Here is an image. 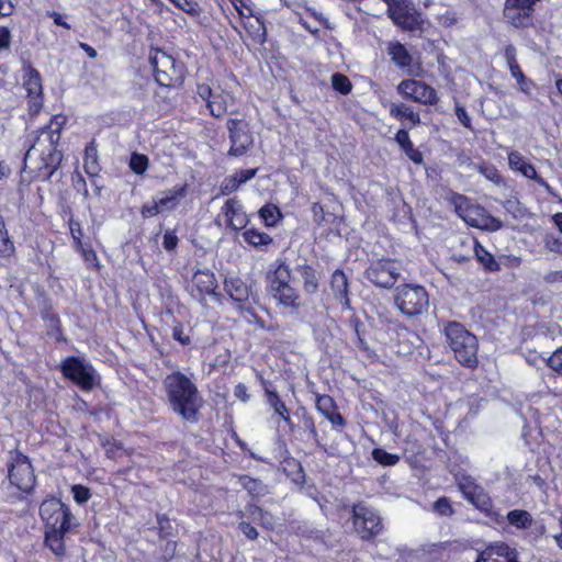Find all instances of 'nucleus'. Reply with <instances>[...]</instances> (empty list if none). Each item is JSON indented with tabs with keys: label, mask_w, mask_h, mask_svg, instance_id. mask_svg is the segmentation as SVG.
<instances>
[{
	"label": "nucleus",
	"mask_w": 562,
	"mask_h": 562,
	"mask_svg": "<svg viewBox=\"0 0 562 562\" xmlns=\"http://www.w3.org/2000/svg\"><path fill=\"white\" fill-rule=\"evenodd\" d=\"M164 385L173 412L194 422L202 407V398L193 382L183 373L173 372L165 378Z\"/></svg>",
	"instance_id": "f257e3e1"
},
{
	"label": "nucleus",
	"mask_w": 562,
	"mask_h": 562,
	"mask_svg": "<svg viewBox=\"0 0 562 562\" xmlns=\"http://www.w3.org/2000/svg\"><path fill=\"white\" fill-rule=\"evenodd\" d=\"M445 336L456 359L461 364L468 368L476 367L479 342L475 335L460 323H449L445 327Z\"/></svg>",
	"instance_id": "f03ea898"
},
{
	"label": "nucleus",
	"mask_w": 562,
	"mask_h": 562,
	"mask_svg": "<svg viewBox=\"0 0 562 562\" xmlns=\"http://www.w3.org/2000/svg\"><path fill=\"white\" fill-rule=\"evenodd\" d=\"M150 63L154 68L156 81L164 87H176L182 83L184 66L173 56L162 49H155L150 54Z\"/></svg>",
	"instance_id": "7ed1b4c3"
},
{
	"label": "nucleus",
	"mask_w": 562,
	"mask_h": 562,
	"mask_svg": "<svg viewBox=\"0 0 562 562\" xmlns=\"http://www.w3.org/2000/svg\"><path fill=\"white\" fill-rule=\"evenodd\" d=\"M269 293L285 307L295 308L299 306L300 296L296 290L291 285L290 268L284 262H280L274 271L268 277Z\"/></svg>",
	"instance_id": "20e7f679"
},
{
	"label": "nucleus",
	"mask_w": 562,
	"mask_h": 562,
	"mask_svg": "<svg viewBox=\"0 0 562 562\" xmlns=\"http://www.w3.org/2000/svg\"><path fill=\"white\" fill-rule=\"evenodd\" d=\"M456 212L470 226L496 232L502 227V222L490 215L482 206L470 202L464 196L456 199Z\"/></svg>",
	"instance_id": "39448f33"
},
{
	"label": "nucleus",
	"mask_w": 562,
	"mask_h": 562,
	"mask_svg": "<svg viewBox=\"0 0 562 562\" xmlns=\"http://www.w3.org/2000/svg\"><path fill=\"white\" fill-rule=\"evenodd\" d=\"M45 529L71 530L77 521L68 506L57 498L45 499L40 506Z\"/></svg>",
	"instance_id": "423d86ee"
},
{
	"label": "nucleus",
	"mask_w": 562,
	"mask_h": 562,
	"mask_svg": "<svg viewBox=\"0 0 562 562\" xmlns=\"http://www.w3.org/2000/svg\"><path fill=\"white\" fill-rule=\"evenodd\" d=\"M395 304L405 315H419L428 308L429 300L426 290L420 285L404 284L396 289Z\"/></svg>",
	"instance_id": "0eeeda50"
},
{
	"label": "nucleus",
	"mask_w": 562,
	"mask_h": 562,
	"mask_svg": "<svg viewBox=\"0 0 562 562\" xmlns=\"http://www.w3.org/2000/svg\"><path fill=\"white\" fill-rule=\"evenodd\" d=\"M387 14L397 26L403 30H422L424 18L411 0H384Z\"/></svg>",
	"instance_id": "6e6552de"
},
{
	"label": "nucleus",
	"mask_w": 562,
	"mask_h": 562,
	"mask_svg": "<svg viewBox=\"0 0 562 562\" xmlns=\"http://www.w3.org/2000/svg\"><path fill=\"white\" fill-rule=\"evenodd\" d=\"M60 368L64 376L82 390H92L99 382V376L93 367L81 358L68 357L63 360Z\"/></svg>",
	"instance_id": "1a4fd4ad"
},
{
	"label": "nucleus",
	"mask_w": 562,
	"mask_h": 562,
	"mask_svg": "<svg viewBox=\"0 0 562 562\" xmlns=\"http://www.w3.org/2000/svg\"><path fill=\"white\" fill-rule=\"evenodd\" d=\"M187 194V186L173 187L158 192L151 201L142 206L143 217H154L160 213L176 210Z\"/></svg>",
	"instance_id": "9d476101"
},
{
	"label": "nucleus",
	"mask_w": 562,
	"mask_h": 562,
	"mask_svg": "<svg viewBox=\"0 0 562 562\" xmlns=\"http://www.w3.org/2000/svg\"><path fill=\"white\" fill-rule=\"evenodd\" d=\"M458 486L464 498L473 504L479 510L493 519H497L498 514L493 510L490 496L471 476H459Z\"/></svg>",
	"instance_id": "9b49d317"
},
{
	"label": "nucleus",
	"mask_w": 562,
	"mask_h": 562,
	"mask_svg": "<svg viewBox=\"0 0 562 562\" xmlns=\"http://www.w3.org/2000/svg\"><path fill=\"white\" fill-rule=\"evenodd\" d=\"M397 91L404 99L424 105H436L439 102L437 91L424 81L415 79L402 80L397 86Z\"/></svg>",
	"instance_id": "f8f14e48"
},
{
	"label": "nucleus",
	"mask_w": 562,
	"mask_h": 562,
	"mask_svg": "<svg viewBox=\"0 0 562 562\" xmlns=\"http://www.w3.org/2000/svg\"><path fill=\"white\" fill-rule=\"evenodd\" d=\"M196 93L206 102L210 114L217 119L224 116L234 105V97L220 88L212 89L207 85H199Z\"/></svg>",
	"instance_id": "ddd939ff"
},
{
	"label": "nucleus",
	"mask_w": 562,
	"mask_h": 562,
	"mask_svg": "<svg viewBox=\"0 0 562 562\" xmlns=\"http://www.w3.org/2000/svg\"><path fill=\"white\" fill-rule=\"evenodd\" d=\"M226 125L231 140L228 155L233 157L245 155L254 145V137L249 131L248 123L241 120L231 119L227 121Z\"/></svg>",
	"instance_id": "4468645a"
},
{
	"label": "nucleus",
	"mask_w": 562,
	"mask_h": 562,
	"mask_svg": "<svg viewBox=\"0 0 562 562\" xmlns=\"http://www.w3.org/2000/svg\"><path fill=\"white\" fill-rule=\"evenodd\" d=\"M353 526L361 539H371L382 530L380 516L372 508L363 505L353 507Z\"/></svg>",
	"instance_id": "2eb2a0df"
},
{
	"label": "nucleus",
	"mask_w": 562,
	"mask_h": 562,
	"mask_svg": "<svg viewBox=\"0 0 562 562\" xmlns=\"http://www.w3.org/2000/svg\"><path fill=\"white\" fill-rule=\"evenodd\" d=\"M366 277L380 288H391L400 277V267L391 260L378 261L367 269Z\"/></svg>",
	"instance_id": "dca6fc26"
},
{
	"label": "nucleus",
	"mask_w": 562,
	"mask_h": 562,
	"mask_svg": "<svg viewBox=\"0 0 562 562\" xmlns=\"http://www.w3.org/2000/svg\"><path fill=\"white\" fill-rule=\"evenodd\" d=\"M216 288V278L214 273L207 269L198 270L193 274L191 283L188 285L191 296L199 302H203L206 296L217 299L218 295L215 292Z\"/></svg>",
	"instance_id": "f3484780"
},
{
	"label": "nucleus",
	"mask_w": 562,
	"mask_h": 562,
	"mask_svg": "<svg viewBox=\"0 0 562 562\" xmlns=\"http://www.w3.org/2000/svg\"><path fill=\"white\" fill-rule=\"evenodd\" d=\"M10 482L22 492H30L35 484V475L30 461L22 456L15 458L9 470Z\"/></svg>",
	"instance_id": "a211bd4d"
},
{
	"label": "nucleus",
	"mask_w": 562,
	"mask_h": 562,
	"mask_svg": "<svg viewBox=\"0 0 562 562\" xmlns=\"http://www.w3.org/2000/svg\"><path fill=\"white\" fill-rule=\"evenodd\" d=\"M475 562H519L515 548L504 543L495 542L479 553Z\"/></svg>",
	"instance_id": "6ab92c4d"
},
{
	"label": "nucleus",
	"mask_w": 562,
	"mask_h": 562,
	"mask_svg": "<svg viewBox=\"0 0 562 562\" xmlns=\"http://www.w3.org/2000/svg\"><path fill=\"white\" fill-rule=\"evenodd\" d=\"M221 215H223L226 225L234 231L244 229L249 222L243 204L235 198L228 199L224 203Z\"/></svg>",
	"instance_id": "aec40b11"
},
{
	"label": "nucleus",
	"mask_w": 562,
	"mask_h": 562,
	"mask_svg": "<svg viewBox=\"0 0 562 562\" xmlns=\"http://www.w3.org/2000/svg\"><path fill=\"white\" fill-rule=\"evenodd\" d=\"M59 139V134L53 132L52 127L48 131H43L38 136L37 140L29 148L25 154L24 161L27 165L37 156L44 155L45 150L48 151V157L53 158L55 151V145Z\"/></svg>",
	"instance_id": "412c9836"
},
{
	"label": "nucleus",
	"mask_w": 562,
	"mask_h": 562,
	"mask_svg": "<svg viewBox=\"0 0 562 562\" xmlns=\"http://www.w3.org/2000/svg\"><path fill=\"white\" fill-rule=\"evenodd\" d=\"M508 165L513 171L519 172L524 177L535 180L540 186L549 189L548 183L538 176L535 167L519 151H508Z\"/></svg>",
	"instance_id": "4be33fe9"
},
{
	"label": "nucleus",
	"mask_w": 562,
	"mask_h": 562,
	"mask_svg": "<svg viewBox=\"0 0 562 562\" xmlns=\"http://www.w3.org/2000/svg\"><path fill=\"white\" fill-rule=\"evenodd\" d=\"M330 289L337 303L344 308H349L348 280L344 271L338 269L333 273Z\"/></svg>",
	"instance_id": "5701e85b"
},
{
	"label": "nucleus",
	"mask_w": 562,
	"mask_h": 562,
	"mask_svg": "<svg viewBox=\"0 0 562 562\" xmlns=\"http://www.w3.org/2000/svg\"><path fill=\"white\" fill-rule=\"evenodd\" d=\"M23 87L27 91L29 97L34 100H41L43 93L42 79L40 72L31 66L23 68Z\"/></svg>",
	"instance_id": "b1692460"
},
{
	"label": "nucleus",
	"mask_w": 562,
	"mask_h": 562,
	"mask_svg": "<svg viewBox=\"0 0 562 562\" xmlns=\"http://www.w3.org/2000/svg\"><path fill=\"white\" fill-rule=\"evenodd\" d=\"M261 383L265 386V395L266 401L269 404V406L274 411V413L280 416V418L285 422L288 425H291V417L288 407L285 406L284 402L280 398V396L277 394L276 391L269 389L266 385L265 380L259 376Z\"/></svg>",
	"instance_id": "393cba45"
},
{
	"label": "nucleus",
	"mask_w": 562,
	"mask_h": 562,
	"mask_svg": "<svg viewBox=\"0 0 562 562\" xmlns=\"http://www.w3.org/2000/svg\"><path fill=\"white\" fill-rule=\"evenodd\" d=\"M225 292L232 300L241 304L248 301L249 289L248 285L239 278H227L224 282Z\"/></svg>",
	"instance_id": "a878e982"
},
{
	"label": "nucleus",
	"mask_w": 562,
	"mask_h": 562,
	"mask_svg": "<svg viewBox=\"0 0 562 562\" xmlns=\"http://www.w3.org/2000/svg\"><path fill=\"white\" fill-rule=\"evenodd\" d=\"M390 115L398 121H407L413 126L420 124L419 113L413 106L405 103H392L390 105Z\"/></svg>",
	"instance_id": "bb28decb"
},
{
	"label": "nucleus",
	"mask_w": 562,
	"mask_h": 562,
	"mask_svg": "<svg viewBox=\"0 0 562 562\" xmlns=\"http://www.w3.org/2000/svg\"><path fill=\"white\" fill-rule=\"evenodd\" d=\"M395 140L412 161L417 165L423 162V155L418 149L414 147L406 130H398L395 135Z\"/></svg>",
	"instance_id": "cd10ccee"
},
{
	"label": "nucleus",
	"mask_w": 562,
	"mask_h": 562,
	"mask_svg": "<svg viewBox=\"0 0 562 562\" xmlns=\"http://www.w3.org/2000/svg\"><path fill=\"white\" fill-rule=\"evenodd\" d=\"M69 531L70 530L45 529V543L55 555L63 557L65 554L64 537Z\"/></svg>",
	"instance_id": "c85d7f7f"
},
{
	"label": "nucleus",
	"mask_w": 562,
	"mask_h": 562,
	"mask_svg": "<svg viewBox=\"0 0 562 562\" xmlns=\"http://www.w3.org/2000/svg\"><path fill=\"white\" fill-rule=\"evenodd\" d=\"M392 60L401 68L408 67L412 57L404 45L398 42L390 43L387 47Z\"/></svg>",
	"instance_id": "c756f323"
},
{
	"label": "nucleus",
	"mask_w": 562,
	"mask_h": 562,
	"mask_svg": "<svg viewBox=\"0 0 562 562\" xmlns=\"http://www.w3.org/2000/svg\"><path fill=\"white\" fill-rule=\"evenodd\" d=\"M243 237L247 244L260 249L269 246L272 243V238L268 234L256 228L246 229L243 233Z\"/></svg>",
	"instance_id": "7c9ffc66"
},
{
	"label": "nucleus",
	"mask_w": 562,
	"mask_h": 562,
	"mask_svg": "<svg viewBox=\"0 0 562 562\" xmlns=\"http://www.w3.org/2000/svg\"><path fill=\"white\" fill-rule=\"evenodd\" d=\"M244 27L251 37L255 44H263L266 41V27L263 22L259 18H255L254 21L244 22Z\"/></svg>",
	"instance_id": "2f4dec72"
},
{
	"label": "nucleus",
	"mask_w": 562,
	"mask_h": 562,
	"mask_svg": "<svg viewBox=\"0 0 562 562\" xmlns=\"http://www.w3.org/2000/svg\"><path fill=\"white\" fill-rule=\"evenodd\" d=\"M299 271L303 279L304 290L307 293H315L318 289L319 279L316 271L310 266H301Z\"/></svg>",
	"instance_id": "473e14b6"
},
{
	"label": "nucleus",
	"mask_w": 562,
	"mask_h": 562,
	"mask_svg": "<svg viewBox=\"0 0 562 562\" xmlns=\"http://www.w3.org/2000/svg\"><path fill=\"white\" fill-rule=\"evenodd\" d=\"M507 519L510 525L524 529L531 525V515L526 510L514 509L507 514Z\"/></svg>",
	"instance_id": "72a5a7b5"
},
{
	"label": "nucleus",
	"mask_w": 562,
	"mask_h": 562,
	"mask_svg": "<svg viewBox=\"0 0 562 562\" xmlns=\"http://www.w3.org/2000/svg\"><path fill=\"white\" fill-rule=\"evenodd\" d=\"M72 238L76 243V249L81 252V256H82L83 260L86 261V263L88 266L99 268V260H98L95 251L92 248L83 245L82 241L79 239V237H77L75 235L74 231H72Z\"/></svg>",
	"instance_id": "f704fd0d"
},
{
	"label": "nucleus",
	"mask_w": 562,
	"mask_h": 562,
	"mask_svg": "<svg viewBox=\"0 0 562 562\" xmlns=\"http://www.w3.org/2000/svg\"><path fill=\"white\" fill-rule=\"evenodd\" d=\"M474 254L477 260L488 270L494 271L498 269V263L495 261L492 254H490L482 245L477 241L474 243Z\"/></svg>",
	"instance_id": "c9c22d12"
},
{
	"label": "nucleus",
	"mask_w": 562,
	"mask_h": 562,
	"mask_svg": "<svg viewBox=\"0 0 562 562\" xmlns=\"http://www.w3.org/2000/svg\"><path fill=\"white\" fill-rule=\"evenodd\" d=\"M83 168L89 176H94L99 171L97 149L92 145L86 147Z\"/></svg>",
	"instance_id": "e433bc0d"
},
{
	"label": "nucleus",
	"mask_w": 562,
	"mask_h": 562,
	"mask_svg": "<svg viewBox=\"0 0 562 562\" xmlns=\"http://www.w3.org/2000/svg\"><path fill=\"white\" fill-rule=\"evenodd\" d=\"M259 215L267 226H274L281 218V213L276 205L267 204L259 211Z\"/></svg>",
	"instance_id": "4c0bfd02"
},
{
	"label": "nucleus",
	"mask_w": 562,
	"mask_h": 562,
	"mask_svg": "<svg viewBox=\"0 0 562 562\" xmlns=\"http://www.w3.org/2000/svg\"><path fill=\"white\" fill-rule=\"evenodd\" d=\"M241 486L252 496H260L266 493V486L258 480L250 476H241L239 479Z\"/></svg>",
	"instance_id": "58836bf2"
},
{
	"label": "nucleus",
	"mask_w": 562,
	"mask_h": 562,
	"mask_svg": "<svg viewBox=\"0 0 562 562\" xmlns=\"http://www.w3.org/2000/svg\"><path fill=\"white\" fill-rule=\"evenodd\" d=\"M372 458L374 461L385 467L395 465L400 461L398 454L389 453L381 448H375L372 451Z\"/></svg>",
	"instance_id": "ea45409f"
},
{
	"label": "nucleus",
	"mask_w": 562,
	"mask_h": 562,
	"mask_svg": "<svg viewBox=\"0 0 562 562\" xmlns=\"http://www.w3.org/2000/svg\"><path fill=\"white\" fill-rule=\"evenodd\" d=\"M149 165V159L146 155L133 153L130 159V168L137 175H143Z\"/></svg>",
	"instance_id": "a19ab883"
},
{
	"label": "nucleus",
	"mask_w": 562,
	"mask_h": 562,
	"mask_svg": "<svg viewBox=\"0 0 562 562\" xmlns=\"http://www.w3.org/2000/svg\"><path fill=\"white\" fill-rule=\"evenodd\" d=\"M241 19L255 16L251 0H228Z\"/></svg>",
	"instance_id": "79ce46f5"
},
{
	"label": "nucleus",
	"mask_w": 562,
	"mask_h": 562,
	"mask_svg": "<svg viewBox=\"0 0 562 562\" xmlns=\"http://www.w3.org/2000/svg\"><path fill=\"white\" fill-rule=\"evenodd\" d=\"M331 85L335 90L342 94H348L351 91V82L345 75L334 74L331 77Z\"/></svg>",
	"instance_id": "37998d69"
},
{
	"label": "nucleus",
	"mask_w": 562,
	"mask_h": 562,
	"mask_svg": "<svg viewBox=\"0 0 562 562\" xmlns=\"http://www.w3.org/2000/svg\"><path fill=\"white\" fill-rule=\"evenodd\" d=\"M71 494L77 504H86L91 498V492L87 486L76 484L71 486Z\"/></svg>",
	"instance_id": "c03bdc74"
},
{
	"label": "nucleus",
	"mask_w": 562,
	"mask_h": 562,
	"mask_svg": "<svg viewBox=\"0 0 562 562\" xmlns=\"http://www.w3.org/2000/svg\"><path fill=\"white\" fill-rule=\"evenodd\" d=\"M316 407L318 412L325 417H327L335 411L334 401L328 395L318 396L316 401Z\"/></svg>",
	"instance_id": "a18cd8bd"
},
{
	"label": "nucleus",
	"mask_w": 562,
	"mask_h": 562,
	"mask_svg": "<svg viewBox=\"0 0 562 562\" xmlns=\"http://www.w3.org/2000/svg\"><path fill=\"white\" fill-rule=\"evenodd\" d=\"M170 2L193 18H199L200 10L198 4L192 0H170Z\"/></svg>",
	"instance_id": "49530a36"
},
{
	"label": "nucleus",
	"mask_w": 562,
	"mask_h": 562,
	"mask_svg": "<svg viewBox=\"0 0 562 562\" xmlns=\"http://www.w3.org/2000/svg\"><path fill=\"white\" fill-rule=\"evenodd\" d=\"M240 187V183L234 175L225 178L220 187L222 194H229L235 192Z\"/></svg>",
	"instance_id": "de8ad7c7"
},
{
	"label": "nucleus",
	"mask_w": 562,
	"mask_h": 562,
	"mask_svg": "<svg viewBox=\"0 0 562 562\" xmlns=\"http://www.w3.org/2000/svg\"><path fill=\"white\" fill-rule=\"evenodd\" d=\"M547 364L557 373L562 374V347L558 348L548 359Z\"/></svg>",
	"instance_id": "09e8293b"
},
{
	"label": "nucleus",
	"mask_w": 562,
	"mask_h": 562,
	"mask_svg": "<svg viewBox=\"0 0 562 562\" xmlns=\"http://www.w3.org/2000/svg\"><path fill=\"white\" fill-rule=\"evenodd\" d=\"M434 509L440 514V515H451L452 514V507L450 502L442 497L435 502Z\"/></svg>",
	"instance_id": "8fccbe9b"
},
{
	"label": "nucleus",
	"mask_w": 562,
	"mask_h": 562,
	"mask_svg": "<svg viewBox=\"0 0 562 562\" xmlns=\"http://www.w3.org/2000/svg\"><path fill=\"white\" fill-rule=\"evenodd\" d=\"M256 518L259 519L261 526L267 528V529H273L276 527V522H274L273 517L270 514L265 513V512H262L259 508L257 509V517Z\"/></svg>",
	"instance_id": "3c124183"
},
{
	"label": "nucleus",
	"mask_w": 562,
	"mask_h": 562,
	"mask_svg": "<svg viewBox=\"0 0 562 562\" xmlns=\"http://www.w3.org/2000/svg\"><path fill=\"white\" fill-rule=\"evenodd\" d=\"M172 338L183 346L190 342V337L184 333L183 327L179 324L172 328Z\"/></svg>",
	"instance_id": "603ef678"
},
{
	"label": "nucleus",
	"mask_w": 562,
	"mask_h": 562,
	"mask_svg": "<svg viewBox=\"0 0 562 562\" xmlns=\"http://www.w3.org/2000/svg\"><path fill=\"white\" fill-rule=\"evenodd\" d=\"M456 115L464 127L471 128V119L465 109L458 102L456 103Z\"/></svg>",
	"instance_id": "864d4df0"
},
{
	"label": "nucleus",
	"mask_w": 562,
	"mask_h": 562,
	"mask_svg": "<svg viewBox=\"0 0 562 562\" xmlns=\"http://www.w3.org/2000/svg\"><path fill=\"white\" fill-rule=\"evenodd\" d=\"M11 44V33L8 27L0 26V50L8 49Z\"/></svg>",
	"instance_id": "5fc2aeb1"
},
{
	"label": "nucleus",
	"mask_w": 562,
	"mask_h": 562,
	"mask_svg": "<svg viewBox=\"0 0 562 562\" xmlns=\"http://www.w3.org/2000/svg\"><path fill=\"white\" fill-rule=\"evenodd\" d=\"M256 173H257V169L255 168V169L240 170L238 172H235L234 176L237 177V179L241 186L243 183H246L247 181L252 179Z\"/></svg>",
	"instance_id": "6e6d98bb"
},
{
	"label": "nucleus",
	"mask_w": 562,
	"mask_h": 562,
	"mask_svg": "<svg viewBox=\"0 0 562 562\" xmlns=\"http://www.w3.org/2000/svg\"><path fill=\"white\" fill-rule=\"evenodd\" d=\"M239 529L241 530V532L250 540H255L257 539L258 537V531L255 527H252L250 524L248 522H240L239 524Z\"/></svg>",
	"instance_id": "4d7b16f0"
},
{
	"label": "nucleus",
	"mask_w": 562,
	"mask_h": 562,
	"mask_svg": "<svg viewBox=\"0 0 562 562\" xmlns=\"http://www.w3.org/2000/svg\"><path fill=\"white\" fill-rule=\"evenodd\" d=\"M14 11L12 0H0V19L10 16Z\"/></svg>",
	"instance_id": "13d9d810"
},
{
	"label": "nucleus",
	"mask_w": 562,
	"mask_h": 562,
	"mask_svg": "<svg viewBox=\"0 0 562 562\" xmlns=\"http://www.w3.org/2000/svg\"><path fill=\"white\" fill-rule=\"evenodd\" d=\"M177 550V543L175 541L168 540L165 544L164 552H162V559L167 562L171 560Z\"/></svg>",
	"instance_id": "bf43d9fd"
},
{
	"label": "nucleus",
	"mask_w": 562,
	"mask_h": 562,
	"mask_svg": "<svg viewBox=\"0 0 562 562\" xmlns=\"http://www.w3.org/2000/svg\"><path fill=\"white\" fill-rule=\"evenodd\" d=\"M177 244H178V238H177L175 233H172V232L165 233V235H164V247L167 250L175 249Z\"/></svg>",
	"instance_id": "052dcab7"
},
{
	"label": "nucleus",
	"mask_w": 562,
	"mask_h": 562,
	"mask_svg": "<svg viewBox=\"0 0 562 562\" xmlns=\"http://www.w3.org/2000/svg\"><path fill=\"white\" fill-rule=\"evenodd\" d=\"M234 395L239 398L241 402H248L250 396L248 394L247 386L244 383H238L235 386Z\"/></svg>",
	"instance_id": "680f3d73"
},
{
	"label": "nucleus",
	"mask_w": 562,
	"mask_h": 562,
	"mask_svg": "<svg viewBox=\"0 0 562 562\" xmlns=\"http://www.w3.org/2000/svg\"><path fill=\"white\" fill-rule=\"evenodd\" d=\"M505 58L510 69L514 65H518L516 61V49L513 46H507L505 49Z\"/></svg>",
	"instance_id": "e2e57ef3"
},
{
	"label": "nucleus",
	"mask_w": 562,
	"mask_h": 562,
	"mask_svg": "<svg viewBox=\"0 0 562 562\" xmlns=\"http://www.w3.org/2000/svg\"><path fill=\"white\" fill-rule=\"evenodd\" d=\"M49 15L53 18L55 24L63 26L67 30L70 29V25L64 20L63 15L60 13L54 11V12L49 13Z\"/></svg>",
	"instance_id": "0e129e2a"
},
{
	"label": "nucleus",
	"mask_w": 562,
	"mask_h": 562,
	"mask_svg": "<svg viewBox=\"0 0 562 562\" xmlns=\"http://www.w3.org/2000/svg\"><path fill=\"white\" fill-rule=\"evenodd\" d=\"M333 425H342L344 424V419L341 417L340 414H338L336 412V409L329 414L327 417H326Z\"/></svg>",
	"instance_id": "69168bd1"
},
{
	"label": "nucleus",
	"mask_w": 562,
	"mask_h": 562,
	"mask_svg": "<svg viewBox=\"0 0 562 562\" xmlns=\"http://www.w3.org/2000/svg\"><path fill=\"white\" fill-rule=\"evenodd\" d=\"M509 70L516 81H525V76L518 65H514Z\"/></svg>",
	"instance_id": "338daca9"
},
{
	"label": "nucleus",
	"mask_w": 562,
	"mask_h": 562,
	"mask_svg": "<svg viewBox=\"0 0 562 562\" xmlns=\"http://www.w3.org/2000/svg\"><path fill=\"white\" fill-rule=\"evenodd\" d=\"M80 48L85 50L90 58H95L98 56L97 50L87 43H80Z\"/></svg>",
	"instance_id": "774afa93"
}]
</instances>
